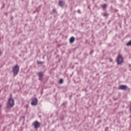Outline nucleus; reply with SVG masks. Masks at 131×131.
Wrapping results in <instances>:
<instances>
[{"instance_id":"obj_3","label":"nucleus","mask_w":131,"mask_h":131,"mask_svg":"<svg viewBox=\"0 0 131 131\" xmlns=\"http://www.w3.org/2000/svg\"><path fill=\"white\" fill-rule=\"evenodd\" d=\"M123 63V57L121 55H119L117 57V64L120 65Z\"/></svg>"},{"instance_id":"obj_4","label":"nucleus","mask_w":131,"mask_h":131,"mask_svg":"<svg viewBox=\"0 0 131 131\" xmlns=\"http://www.w3.org/2000/svg\"><path fill=\"white\" fill-rule=\"evenodd\" d=\"M32 125L34 127L35 129H37L39 127H40V123L36 121L32 124Z\"/></svg>"},{"instance_id":"obj_12","label":"nucleus","mask_w":131,"mask_h":131,"mask_svg":"<svg viewBox=\"0 0 131 131\" xmlns=\"http://www.w3.org/2000/svg\"><path fill=\"white\" fill-rule=\"evenodd\" d=\"M63 82H64V80H63V79H60L59 80V83H60L61 84H62Z\"/></svg>"},{"instance_id":"obj_9","label":"nucleus","mask_w":131,"mask_h":131,"mask_svg":"<svg viewBox=\"0 0 131 131\" xmlns=\"http://www.w3.org/2000/svg\"><path fill=\"white\" fill-rule=\"evenodd\" d=\"M75 41V38H74V37H72L70 38V42L71 43H73V42H74Z\"/></svg>"},{"instance_id":"obj_15","label":"nucleus","mask_w":131,"mask_h":131,"mask_svg":"<svg viewBox=\"0 0 131 131\" xmlns=\"http://www.w3.org/2000/svg\"><path fill=\"white\" fill-rule=\"evenodd\" d=\"M103 17H106L107 16H109V14H107V13H104V14H103Z\"/></svg>"},{"instance_id":"obj_16","label":"nucleus","mask_w":131,"mask_h":131,"mask_svg":"<svg viewBox=\"0 0 131 131\" xmlns=\"http://www.w3.org/2000/svg\"><path fill=\"white\" fill-rule=\"evenodd\" d=\"M78 13L79 14H81V11H80V10H79V9L78 10Z\"/></svg>"},{"instance_id":"obj_17","label":"nucleus","mask_w":131,"mask_h":131,"mask_svg":"<svg viewBox=\"0 0 131 131\" xmlns=\"http://www.w3.org/2000/svg\"><path fill=\"white\" fill-rule=\"evenodd\" d=\"M93 53H94V50H92V51L90 52V55H92V54H93Z\"/></svg>"},{"instance_id":"obj_14","label":"nucleus","mask_w":131,"mask_h":131,"mask_svg":"<svg viewBox=\"0 0 131 131\" xmlns=\"http://www.w3.org/2000/svg\"><path fill=\"white\" fill-rule=\"evenodd\" d=\"M126 46H131V40L127 43Z\"/></svg>"},{"instance_id":"obj_7","label":"nucleus","mask_w":131,"mask_h":131,"mask_svg":"<svg viewBox=\"0 0 131 131\" xmlns=\"http://www.w3.org/2000/svg\"><path fill=\"white\" fill-rule=\"evenodd\" d=\"M39 80H40V81H42V78L43 77V73L42 72H40L38 73Z\"/></svg>"},{"instance_id":"obj_5","label":"nucleus","mask_w":131,"mask_h":131,"mask_svg":"<svg viewBox=\"0 0 131 131\" xmlns=\"http://www.w3.org/2000/svg\"><path fill=\"white\" fill-rule=\"evenodd\" d=\"M38 104V100L36 98H34L31 101L32 106H36Z\"/></svg>"},{"instance_id":"obj_11","label":"nucleus","mask_w":131,"mask_h":131,"mask_svg":"<svg viewBox=\"0 0 131 131\" xmlns=\"http://www.w3.org/2000/svg\"><path fill=\"white\" fill-rule=\"evenodd\" d=\"M37 63L38 65H42V64H43V62L37 61Z\"/></svg>"},{"instance_id":"obj_18","label":"nucleus","mask_w":131,"mask_h":131,"mask_svg":"<svg viewBox=\"0 0 131 131\" xmlns=\"http://www.w3.org/2000/svg\"><path fill=\"white\" fill-rule=\"evenodd\" d=\"M2 55V51L1 50V49H0V56Z\"/></svg>"},{"instance_id":"obj_10","label":"nucleus","mask_w":131,"mask_h":131,"mask_svg":"<svg viewBox=\"0 0 131 131\" xmlns=\"http://www.w3.org/2000/svg\"><path fill=\"white\" fill-rule=\"evenodd\" d=\"M102 9H107V5L106 4H103L102 5Z\"/></svg>"},{"instance_id":"obj_1","label":"nucleus","mask_w":131,"mask_h":131,"mask_svg":"<svg viewBox=\"0 0 131 131\" xmlns=\"http://www.w3.org/2000/svg\"><path fill=\"white\" fill-rule=\"evenodd\" d=\"M14 105H15V100H14V99L10 97L8 99V102L7 105V109H11V108H13Z\"/></svg>"},{"instance_id":"obj_21","label":"nucleus","mask_w":131,"mask_h":131,"mask_svg":"<svg viewBox=\"0 0 131 131\" xmlns=\"http://www.w3.org/2000/svg\"><path fill=\"white\" fill-rule=\"evenodd\" d=\"M22 1H24V0H21Z\"/></svg>"},{"instance_id":"obj_6","label":"nucleus","mask_w":131,"mask_h":131,"mask_svg":"<svg viewBox=\"0 0 131 131\" xmlns=\"http://www.w3.org/2000/svg\"><path fill=\"white\" fill-rule=\"evenodd\" d=\"M119 90H122V91H126L127 89V85H121L119 86Z\"/></svg>"},{"instance_id":"obj_2","label":"nucleus","mask_w":131,"mask_h":131,"mask_svg":"<svg viewBox=\"0 0 131 131\" xmlns=\"http://www.w3.org/2000/svg\"><path fill=\"white\" fill-rule=\"evenodd\" d=\"M19 70H20V67L18 66V64H16L12 69L14 77L16 76V75H18Z\"/></svg>"},{"instance_id":"obj_13","label":"nucleus","mask_w":131,"mask_h":131,"mask_svg":"<svg viewBox=\"0 0 131 131\" xmlns=\"http://www.w3.org/2000/svg\"><path fill=\"white\" fill-rule=\"evenodd\" d=\"M52 12L54 14L55 13H57V10H56V9H53L52 10Z\"/></svg>"},{"instance_id":"obj_20","label":"nucleus","mask_w":131,"mask_h":131,"mask_svg":"<svg viewBox=\"0 0 131 131\" xmlns=\"http://www.w3.org/2000/svg\"><path fill=\"white\" fill-rule=\"evenodd\" d=\"M19 57H21V54H19Z\"/></svg>"},{"instance_id":"obj_19","label":"nucleus","mask_w":131,"mask_h":131,"mask_svg":"<svg viewBox=\"0 0 131 131\" xmlns=\"http://www.w3.org/2000/svg\"><path fill=\"white\" fill-rule=\"evenodd\" d=\"M2 107V105L0 104V108Z\"/></svg>"},{"instance_id":"obj_8","label":"nucleus","mask_w":131,"mask_h":131,"mask_svg":"<svg viewBox=\"0 0 131 131\" xmlns=\"http://www.w3.org/2000/svg\"><path fill=\"white\" fill-rule=\"evenodd\" d=\"M64 5L65 2L61 1H59L58 5L59 6V7H63Z\"/></svg>"}]
</instances>
